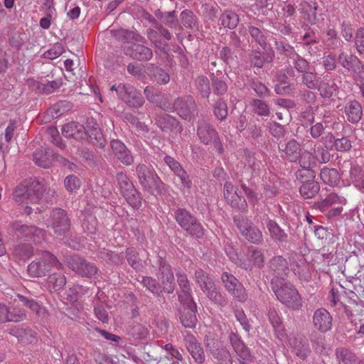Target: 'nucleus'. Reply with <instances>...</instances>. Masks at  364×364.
Masks as SVG:
<instances>
[{
	"instance_id": "16",
	"label": "nucleus",
	"mask_w": 364,
	"mask_h": 364,
	"mask_svg": "<svg viewBox=\"0 0 364 364\" xmlns=\"http://www.w3.org/2000/svg\"><path fill=\"white\" fill-rule=\"evenodd\" d=\"M267 267L274 277L273 279L276 282H278L279 279L284 281L289 272V263L282 255L272 257L267 262Z\"/></svg>"
},
{
	"instance_id": "50",
	"label": "nucleus",
	"mask_w": 364,
	"mask_h": 364,
	"mask_svg": "<svg viewBox=\"0 0 364 364\" xmlns=\"http://www.w3.org/2000/svg\"><path fill=\"white\" fill-rule=\"evenodd\" d=\"M267 316L277 334L278 336H283L284 333V326L278 311L274 307H270L268 310Z\"/></svg>"
},
{
	"instance_id": "19",
	"label": "nucleus",
	"mask_w": 364,
	"mask_h": 364,
	"mask_svg": "<svg viewBox=\"0 0 364 364\" xmlns=\"http://www.w3.org/2000/svg\"><path fill=\"white\" fill-rule=\"evenodd\" d=\"M110 147L114 155L122 164L130 166L134 163V156L122 141L112 139L110 141Z\"/></svg>"
},
{
	"instance_id": "4",
	"label": "nucleus",
	"mask_w": 364,
	"mask_h": 364,
	"mask_svg": "<svg viewBox=\"0 0 364 364\" xmlns=\"http://www.w3.org/2000/svg\"><path fill=\"white\" fill-rule=\"evenodd\" d=\"M51 267L61 269L63 266L54 255L45 252L42 257L28 264V273L33 277H42L46 275Z\"/></svg>"
},
{
	"instance_id": "42",
	"label": "nucleus",
	"mask_w": 364,
	"mask_h": 364,
	"mask_svg": "<svg viewBox=\"0 0 364 364\" xmlns=\"http://www.w3.org/2000/svg\"><path fill=\"white\" fill-rule=\"evenodd\" d=\"M245 178L240 180V184L241 188L245 192L248 200L253 205H255L258 202V195L255 191L256 184L253 178H247V183L245 182Z\"/></svg>"
},
{
	"instance_id": "53",
	"label": "nucleus",
	"mask_w": 364,
	"mask_h": 364,
	"mask_svg": "<svg viewBox=\"0 0 364 364\" xmlns=\"http://www.w3.org/2000/svg\"><path fill=\"white\" fill-rule=\"evenodd\" d=\"M312 347L316 353L323 355L326 350V338L318 332H313L309 336Z\"/></svg>"
},
{
	"instance_id": "18",
	"label": "nucleus",
	"mask_w": 364,
	"mask_h": 364,
	"mask_svg": "<svg viewBox=\"0 0 364 364\" xmlns=\"http://www.w3.org/2000/svg\"><path fill=\"white\" fill-rule=\"evenodd\" d=\"M279 151L282 159L291 163L296 162L301 156V145L294 139L285 144H279Z\"/></svg>"
},
{
	"instance_id": "20",
	"label": "nucleus",
	"mask_w": 364,
	"mask_h": 364,
	"mask_svg": "<svg viewBox=\"0 0 364 364\" xmlns=\"http://www.w3.org/2000/svg\"><path fill=\"white\" fill-rule=\"evenodd\" d=\"M156 124L165 132H175L176 133H181L183 129L182 124L176 117L166 113H162L157 116Z\"/></svg>"
},
{
	"instance_id": "63",
	"label": "nucleus",
	"mask_w": 364,
	"mask_h": 364,
	"mask_svg": "<svg viewBox=\"0 0 364 364\" xmlns=\"http://www.w3.org/2000/svg\"><path fill=\"white\" fill-rule=\"evenodd\" d=\"M89 136L94 145L99 148L105 147V140L100 129L96 123L93 125L92 129L89 131Z\"/></svg>"
},
{
	"instance_id": "23",
	"label": "nucleus",
	"mask_w": 364,
	"mask_h": 364,
	"mask_svg": "<svg viewBox=\"0 0 364 364\" xmlns=\"http://www.w3.org/2000/svg\"><path fill=\"white\" fill-rule=\"evenodd\" d=\"M145 72L153 82L159 85H166L170 81L169 74L156 64H147L145 66Z\"/></svg>"
},
{
	"instance_id": "47",
	"label": "nucleus",
	"mask_w": 364,
	"mask_h": 364,
	"mask_svg": "<svg viewBox=\"0 0 364 364\" xmlns=\"http://www.w3.org/2000/svg\"><path fill=\"white\" fill-rule=\"evenodd\" d=\"M14 335L18 340L24 343H32L37 341L36 332L29 328H17L13 330Z\"/></svg>"
},
{
	"instance_id": "35",
	"label": "nucleus",
	"mask_w": 364,
	"mask_h": 364,
	"mask_svg": "<svg viewBox=\"0 0 364 364\" xmlns=\"http://www.w3.org/2000/svg\"><path fill=\"white\" fill-rule=\"evenodd\" d=\"M137 280L144 287L157 297L162 296L163 292H164V287L151 277L139 276Z\"/></svg>"
},
{
	"instance_id": "49",
	"label": "nucleus",
	"mask_w": 364,
	"mask_h": 364,
	"mask_svg": "<svg viewBox=\"0 0 364 364\" xmlns=\"http://www.w3.org/2000/svg\"><path fill=\"white\" fill-rule=\"evenodd\" d=\"M316 90L319 91L321 97L331 98L334 92L338 90V86L334 82L326 81L324 77L323 80H320Z\"/></svg>"
},
{
	"instance_id": "48",
	"label": "nucleus",
	"mask_w": 364,
	"mask_h": 364,
	"mask_svg": "<svg viewBox=\"0 0 364 364\" xmlns=\"http://www.w3.org/2000/svg\"><path fill=\"white\" fill-rule=\"evenodd\" d=\"M247 30L252 40L262 49H265L267 45V37L264 31L252 24H248Z\"/></svg>"
},
{
	"instance_id": "56",
	"label": "nucleus",
	"mask_w": 364,
	"mask_h": 364,
	"mask_svg": "<svg viewBox=\"0 0 364 364\" xmlns=\"http://www.w3.org/2000/svg\"><path fill=\"white\" fill-rule=\"evenodd\" d=\"M127 98L124 100V102L131 107L139 108L142 107L145 102V100L139 91H138L134 87L130 90Z\"/></svg>"
},
{
	"instance_id": "15",
	"label": "nucleus",
	"mask_w": 364,
	"mask_h": 364,
	"mask_svg": "<svg viewBox=\"0 0 364 364\" xmlns=\"http://www.w3.org/2000/svg\"><path fill=\"white\" fill-rule=\"evenodd\" d=\"M145 43L135 42L124 48V53L127 56L131 58L141 61L146 62L153 58V50L144 46Z\"/></svg>"
},
{
	"instance_id": "45",
	"label": "nucleus",
	"mask_w": 364,
	"mask_h": 364,
	"mask_svg": "<svg viewBox=\"0 0 364 364\" xmlns=\"http://www.w3.org/2000/svg\"><path fill=\"white\" fill-rule=\"evenodd\" d=\"M320 177L326 184L336 186L340 182L341 176L336 168L324 167L321 170Z\"/></svg>"
},
{
	"instance_id": "22",
	"label": "nucleus",
	"mask_w": 364,
	"mask_h": 364,
	"mask_svg": "<svg viewBox=\"0 0 364 364\" xmlns=\"http://www.w3.org/2000/svg\"><path fill=\"white\" fill-rule=\"evenodd\" d=\"M186 346L194 360L199 364L205 361V355L200 343L191 334L185 337Z\"/></svg>"
},
{
	"instance_id": "33",
	"label": "nucleus",
	"mask_w": 364,
	"mask_h": 364,
	"mask_svg": "<svg viewBox=\"0 0 364 364\" xmlns=\"http://www.w3.org/2000/svg\"><path fill=\"white\" fill-rule=\"evenodd\" d=\"M245 170L251 171V178H253L254 177L259 176L264 168V164L259 159V156L255 154L248 152L245 155Z\"/></svg>"
},
{
	"instance_id": "62",
	"label": "nucleus",
	"mask_w": 364,
	"mask_h": 364,
	"mask_svg": "<svg viewBox=\"0 0 364 364\" xmlns=\"http://www.w3.org/2000/svg\"><path fill=\"white\" fill-rule=\"evenodd\" d=\"M181 23L187 28L193 29L197 26V18L193 11L186 9L181 13Z\"/></svg>"
},
{
	"instance_id": "14",
	"label": "nucleus",
	"mask_w": 364,
	"mask_h": 364,
	"mask_svg": "<svg viewBox=\"0 0 364 364\" xmlns=\"http://www.w3.org/2000/svg\"><path fill=\"white\" fill-rule=\"evenodd\" d=\"M223 194L226 201L232 208L244 212L247 210V203L245 198L237 193V189L231 182L224 184Z\"/></svg>"
},
{
	"instance_id": "38",
	"label": "nucleus",
	"mask_w": 364,
	"mask_h": 364,
	"mask_svg": "<svg viewBox=\"0 0 364 364\" xmlns=\"http://www.w3.org/2000/svg\"><path fill=\"white\" fill-rule=\"evenodd\" d=\"M194 279L204 294L215 285L211 277L201 269L195 271Z\"/></svg>"
},
{
	"instance_id": "36",
	"label": "nucleus",
	"mask_w": 364,
	"mask_h": 364,
	"mask_svg": "<svg viewBox=\"0 0 364 364\" xmlns=\"http://www.w3.org/2000/svg\"><path fill=\"white\" fill-rule=\"evenodd\" d=\"M193 86L200 97L208 99L210 97L211 87L208 77L203 75L197 76L193 80Z\"/></svg>"
},
{
	"instance_id": "21",
	"label": "nucleus",
	"mask_w": 364,
	"mask_h": 364,
	"mask_svg": "<svg viewBox=\"0 0 364 364\" xmlns=\"http://www.w3.org/2000/svg\"><path fill=\"white\" fill-rule=\"evenodd\" d=\"M218 133L214 127L205 120H199L197 123V136L203 144H210L217 139Z\"/></svg>"
},
{
	"instance_id": "52",
	"label": "nucleus",
	"mask_w": 364,
	"mask_h": 364,
	"mask_svg": "<svg viewBox=\"0 0 364 364\" xmlns=\"http://www.w3.org/2000/svg\"><path fill=\"white\" fill-rule=\"evenodd\" d=\"M46 136L48 140L60 149L61 150H64L66 148V144L62 139L60 133L55 126H49L47 127L46 131Z\"/></svg>"
},
{
	"instance_id": "9",
	"label": "nucleus",
	"mask_w": 364,
	"mask_h": 364,
	"mask_svg": "<svg viewBox=\"0 0 364 364\" xmlns=\"http://www.w3.org/2000/svg\"><path fill=\"white\" fill-rule=\"evenodd\" d=\"M204 344L207 352L216 360L217 364H232V356L222 341L206 336Z\"/></svg>"
},
{
	"instance_id": "7",
	"label": "nucleus",
	"mask_w": 364,
	"mask_h": 364,
	"mask_svg": "<svg viewBox=\"0 0 364 364\" xmlns=\"http://www.w3.org/2000/svg\"><path fill=\"white\" fill-rule=\"evenodd\" d=\"M233 222L241 235L248 242L255 245H259L263 242L262 231L246 216L242 215H235Z\"/></svg>"
},
{
	"instance_id": "37",
	"label": "nucleus",
	"mask_w": 364,
	"mask_h": 364,
	"mask_svg": "<svg viewBox=\"0 0 364 364\" xmlns=\"http://www.w3.org/2000/svg\"><path fill=\"white\" fill-rule=\"evenodd\" d=\"M336 356L343 364H364L351 350L346 348H339L336 350Z\"/></svg>"
},
{
	"instance_id": "12",
	"label": "nucleus",
	"mask_w": 364,
	"mask_h": 364,
	"mask_svg": "<svg viewBox=\"0 0 364 364\" xmlns=\"http://www.w3.org/2000/svg\"><path fill=\"white\" fill-rule=\"evenodd\" d=\"M173 112L183 119L191 122L197 114V105L194 98L190 95L178 97L175 100Z\"/></svg>"
},
{
	"instance_id": "32",
	"label": "nucleus",
	"mask_w": 364,
	"mask_h": 364,
	"mask_svg": "<svg viewBox=\"0 0 364 364\" xmlns=\"http://www.w3.org/2000/svg\"><path fill=\"white\" fill-rule=\"evenodd\" d=\"M180 311V320L182 325L186 328H194L196 326L198 319L196 316L197 306L182 307Z\"/></svg>"
},
{
	"instance_id": "27",
	"label": "nucleus",
	"mask_w": 364,
	"mask_h": 364,
	"mask_svg": "<svg viewBox=\"0 0 364 364\" xmlns=\"http://www.w3.org/2000/svg\"><path fill=\"white\" fill-rule=\"evenodd\" d=\"M229 338L237 355L244 361H250L252 360L250 351L240 339V336L237 333L231 332Z\"/></svg>"
},
{
	"instance_id": "61",
	"label": "nucleus",
	"mask_w": 364,
	"mask_h": 364,
	"mask_svg": "<svg viewBox=\"0 0 364 364\" xmlns=\"http://www.w3.org/2000/svg\"><path fill=\"white\" fill-rule=\"evenodd\" d=\"M249 86L260 98L268 97L270 95V90L267 88V87L257 79L251 80L249 82Z\"/></svg>"
},
{
	"instance_id": "3",
	"label": "nucleus",
	"mask_w": 364,
	"mask_h": 364,
	"mask_svg": "<svg viewBox=\"0 0 364 364\" xmlns=\"http://www.w3.org/2000/svg\"><path fill=\"white\" fill-rule=\"evenodd\" d=\"M173 217L178 225L190 236L201 239L205 230L197 218L189 210L183 208H178L173 212Z\"/></svg>"
},
{
	"instance_id": "57",
	"label": "nucleus",
	"mask_w": 364,
	"mask_h": 364,
	"mask_svg": "<svg viewBox=\"0 0 364 364\" xmlns=\"http://www.w3.org/2000/svg\"><path fill=\"white\" fill-rule=\"evenodd\" d=\"M320 80L321 77L314 71H310V70L301 75V84L309 89H316Z\"/></svg>"
},
{
	"instance_id": "25",
	"label": "nucleus",
	"mask_w": 364,
	"mask_h": 364,
	"mask_svg": "<svg viewBox=\"0 0 364 364\" xmlns=\"http://www.w3.org/2000/svg\"><path fill=\"white\" fill-rule=\"evenodd\" d=\"M213 93L216 96H223L228 91V75L221 70L212 73L210 75Z\"/></svg>"
},
{
	"instance_id": "30",
	"label": "nucleus",
	"mask_w": 364,
	"mask_h": 364,
	"mask_svg": "<svg viewBox=\"0 0 364 364\" xmlns=\"http://www.w3.org/2000/svg\"><path fill=\"white\" fill-rule=\"evenodd\" d=\"M274 58V51L268 53L266 56L258 49H252L249 53V60L251 65L257 68H262L265 63H272Z\"/></svg>"
},
{
	"instance_id": "59",
	"label": "nucleus",
	"mask_w": 364,
	"mask_h": 364,
	"mask_svg": "<svg viewBox=\"0 0 364 364\" xmlns=\"http://www.w3.org/2000/svg\"><path fill=\"white\" fill-rule=\"evenodd\" d=\"M49 149H39L33 153V161L36 165L43 168H47L49 166Z\"/></svg>"
},
{
	"instance_id": "44",
	"label": "nucleus",
	"mask_w": 364,
	"mask_h": 364,
	"mask_svg": "<svg viewBox=\"0 0 364 364\" xmlns=\"http://www.w3.org/2000/svg\"><path fill=\"white\" fill-rule=\"evenodd\" d=\"M320 191L318 182L310 180L305 181L299 188V193L304 199H311L316 196Z\"/></svg>"
},
{
	"instance_id": "64",
	"label": "nucleus",
	"mask_w": 364,
	"mask_h": 364,
	"mask_svg": "<svg viewBox=\"0 0 364 364\" xmlns=\"http://www.w3.org/2000/svg\"><path fill=\"white\" fill-rule=\"evenodd\" d=\"M86 292V288L82 285L75 284L66 291V299L70 302H74L77 301L78 299L81 297V296L84 295Z\"/></svg>"
},
{
	"instance_id": "2",
	"label": "nucleus",
	"mask_w": 364,
	"mask_h": 364,
	"mask_svg": "<svg viewBox=\"0 0 364 364\" xmlns=\"http://www.w3.org/2000/svg\"><path fill=\"white\" fill-rule=\"evenodd\" d=\"M136 173L144 191L155 196L162 193L164 183L154 170L144 164H139L136 166Z\"/></svg>"
},
{
	"instance_id": "60",
	"label": "nucleus",
	"mask_w": 364,
	"mask_h": 364,
	"mask_svg": "<svg viewBox=\"0 0 364 364\" xmlns=\"http://www.w3.org/2000/svg\"><path fill=\"white\" fill-rule=\"evenodd\" d=\"M274 46L277 51L287 58H293L297 53L294 48L284 41H276Z\"/></svg>"
},
{
	"instance_id": "6",
	"label": "nucleus",
	"mask_w": 364,
	"mask_h": 364,
	"mask_svg": "<svg viewBox=\"0 0 364 364\" xmlns=\"http://www.w3.org/2000/svg\"><path fill=\"white\" fill-rule=\"evenodd\" d=\"M16 237L34 243H41L46 237V230L33 225L23 224L21 220H14L9 224Z\"/></svg>"
},
{
	"instance_id": "10",
	"label": "nucleus",
	"mask_w": 364,
	"mask_h": 364,
	"mask_svg": "<svg viewBox=\"0 0 364 364\" xmlns=\"http://www.w3.org/2000/svg\"><path fill=\"white\" fill-rule=\"evenodd\" d=\"M153 267L157 269L156 276L164 287V292L172 294L175 289V279L171 265L162 256L157 255Z\"/></svg>"
},
{
	"instance_id": "41",
	"label": "nucleus",
	"mask_w": 364,
	"mask_h": 364,
	"mask_svg": "<svg viewBox=\"0 0 364 364\" xmlns=\"http://www.w3.org/2000/svg\"><path fill=\"white\" fill-rule=\"evenodd\" d=\"M346 203L343 197L338 196L335 193H331L323 200L315 203V206L321 212L327 210L333 205L337 203L343 205Z\"/></svg>"
},
{
	"instance_id": "8",
	"label": "nucleus",
	"mask_w": 364,
	"mask_h": 364,
	"mask_svg": "<svg viewBox=\"0 0 364 364\" xmlns=\"http://www.w3.org/2000/svg\"><path fill=\"white\" fill-rule=\"evenodd\" d=\"M116 179L121 193L127 202L134 208H139L141 205L140 193L135 188L134 184L124 172H119Z\"/></svg>"
},
{
	"instance_id": "46",
	"label": "nucleus",
	"mask_w": 364,
	"mask_h": 364,
	"mask_svg": "<svg viewBox=\"0 0 364 364\" xmlns=\"http://www.w3.org/2000/svg\"><path fill=\"white\" fill-rule=\"evenodd\" d=\"M205 294L210 301L218 306L224 307L228 303L225 294L216 285L208 290Z\"/></svg>"
},
{
	"instance_id": "28",
	"label": "nucleus",
	"mask_w": 364,
	"mask_h": 364,
	"mask_svg": "<svg viewBox=\"0 0 364 364\" xmlns=\"http://www.w3.org/2000/svg\"><path fill=\"white\" fill-rule=\"evenodd\" d=\"M344 111L348 121L352 124H357L362 118V106L357 100L348 102L345 105Z\"/></svg>"
},
{
	"instance_id": "51",
	"label": "nucleus",
	"mask_w": 364,
	"mask_h": 364,
	"mask_svg": "<svg viewBox=\"0 0 364 364\" xmlns=\"http://www.w3.org/2000/svg\"><path fill=\"white\" fill-rule=\"evenodd\" d=\"M48 288L54 291L61 290L66 284V278L61 273L50 274L46 280Z\"/></svg>"
},
{
	"instance_id": "29",
	"label": "nucleus",
	"mask_w": 364,
	"mask_h": 364,
	"mask_svg": "<svg viewBox=\"0 0 364 364\" xmlns=\"http://www.w3.org/2000/svg\"><path fill=\"white\" fill-rule=\"evenodd\" d=\"M61 132L65 138H72L75 140H81L85 136V127L77 122H70L63 126Z\"/></svg>"
},
{
	"instance_id": "39",
	"label": "nucleus",
	"mask_w": 364,
	"mask_h": 364,
	"mask_svg": "<svg viewBox=\"0 0 364 364\" xmlns=\"http://www.w3.org/2000/svg\"><path fill=\"white\" fill-rule=\"evenodd\" d=\"M154 15L158 19H159L163 23H164L169 28H179L181 29V26L179 25L178 20L176 16L175 11L169 12H163L160 9H156L154 11Z\"/></svg>"
},
{
	"instance_id": "58",
	"label": "nucleus",
	"mask_w": 364,
	"mask_h": 364,
	"mask_svg": "<svg viewBox=\"0 0 364 364\" xmlns=\"http://www.w3.org/2000/svg\"><path fill=\"white\" fill-rule=\"evenodd\" d=\"M82 227L88 235H95L97 231L98 223L92 214H87L82 220Z\"/></svg>"
},
{
	"instance_id": "40",
	"label": "nucleus",
	"mask_w": 364,
	"mask_h": 364,
	"mask_svg": "<svg viewBox=\"0 0 364 364\" xmlns=\"http://www.w3.org/2000/svg\"><path fill=\"white\" fill-rule=\"evenodd\" d=\"M12 255L16 260L26 261L33 255V247L28 243H20L14 246Z\"/></svg>"
},
{
	"instance_id": "43",
	"label": "nucleus",
	"mask_w": 364,
	"mask_h": 364,
	"mask_svg": "<svg viewBox=\"0 0 364 364\" xmlns=\"http://www.w3.org/2000/svg\"><path fill=\"white\" fill-rule=\"evenodd\" d=\"M247 258L248 262L259 269L262 268L264 265V255L263 251L257 247L251 246L248 247Z\"/></svg>"
},
{
	"instance_id": "26",
	"label": "nucleus",
	"mask_w": 364,
	"mask_h": 364,
	"mask_svg": "<svg viewBox=\"0 0 364 364\" xmlns=\"http://www.w3.org/2000/svg\"><path fill=\"white\" fill-rule=\"evenodd\" d=\"M293 353L301 360H306L311 350L308 342L302 337H294L289 340Z\"/></svg>"
},
{
	"instance_id": "1",
	"label": "nucleus",
	"mask_w": 364,
	"mask_h": 364,
	"mask_svg": "<svg viewBox=\"0 0 364 364\" xmlns=\"http://www.w3.org/2000/svg\"><path fill=\"white\" fill-rule=\"evenodd\" d=\"M271 287L277 299L287 307L294 311L302 309L304 302L301 296L290 282H281L279 284L272 279Z\"/></svg>"
},
{
	"instance_id": "11",
	"label": "nucleus",
	"mask_w": 364,
	"mask_h": 364,
	"mask_svg": "<svg viewBox=\"0 0 364 364\" xmlns=\"http://www.w3.org/2000/svg\"><path fill=\"white\" fill-rule=\"evenodd\" d=\"M220 278L224 288L235 299L241 303L247 300L248 295L245 288L232 274L225 272Z\"/></svg>"
},
{
	"instance_id": "54",
	"label": "nucleus",
	"mask_w": 364,
	"mask_h": 364,
	"mask_svg": "<svg viewBox=\"0 0 364 364\" xmlns=\"http://www.w3.org/2000/svg\"><path fill=\"white\" fill-rule=\"evenodd\" d=\"M219 21L221 25L229 29H234L239 23V17L232 11H225L220 16Z\"/></svg>"
},
{
	"instance_id": "17",
	"label": "nucleus",
	"mask_w": 364,
	"mask_h": 364,
	"mask_svg": "<svg viewBox=\"0 0 364 364\" xmlns=\"http://www.w3.org/2000/svg\"><path fill=\"white\" fill-rule=\"evenodd\" d=\"M312 323L318 332L325 333L332 328L333 317L326 309L319 308L314 312Z\"/></svg>"
},
{
	"instance_id": "34",
	"label": "nucleus",
	"mask_w": 364,
	"mask_h": 364,
	"mask_svg": "<svg viewBox=\"0 0 364 364\" xmlns=\"http://www.w3.org/2000/svg\"><path fill=\"white\" fill-rule=\"evenodd\" d=\"M266 226L270 237L277 243H284L287 241L288 235L283 229L274 221L269 218L266 220Z\"/></svg>"
},
{
	"instance_id": "24",
	"label": "nucleus",
	"mask_w": 364,
	"mask_h": 364,
	"mask_svg": "<svg viewBox=\"0 0 364 364\" xmlns=\"http://www.w3.org/2000/svg\"><path fill=\"white\" fill-rule=\"evenodd\" d=\"M110 33L117 41L124 43H130L132 41L143 43H146V39L135 31L121 28L112 30Z\"/></svg>"
},
{
	"instance_id": "31",
	"label": "nucleus",
	"mask_w": 364,
	"mask_h": 364,
	"mask_svg": "<svg viewBox=\"0 0 364 364\" xmlns=\"http://www.w3.org/2000/svg\"><path fill=\"white\" fill-rule=\"evenodd\" d=\"M28 200L33 203H37L40 201L43 198L46 190L44 182L38 180L31 181L29 185H28Z\"/></svg>"
},
{
	"instance_id": "13",
	"label": "nucleus",
	"mask_w": 364,
	"mask_h": 364,
	"mask_svg": "<svg viewBox=\"0 0 364 364\" xmlns=\"http://www.w3.org/2000/svg\"><path fill=\"white\" fill-rule=\"evenodd\" d=\"M68 267L82 277L92 278L98 272V268L93 262L78 255H73L68 260Z\"/></svg>"
},
{
	"instance_id": "55",
	"label": "nucleus",
	"mask_w": 364,
	"mask_h": 364,
	"mask_svg": "<svg viewBox=\"0 0 364 364\" xmlns=\"http://www.w3.org/2000/svg\"><path fill=\"white\" fill-rule=\"evenodd\" d=\"M214 116L220 121H224L228 116V105L223 98H218L213 105Z\"/></svg>"
},
{
	"instance_id": "5",
	"label": "nucleus",
	"mask_w": 364,
	"mask_h": 364,
	"mask_svg": "<svg viewBox=\"0 0 364 364\" xmlns=\"http://www.w3.org/2000/svg\"><path fill=\"white\" fill-rule=\"evenodd\" d=\"M48 227L53 230L58 236L68 235L71 229V218L67 210L61 208H55L50 211L49 218L47 220Z\"/></svg>"
}]
</instances>
